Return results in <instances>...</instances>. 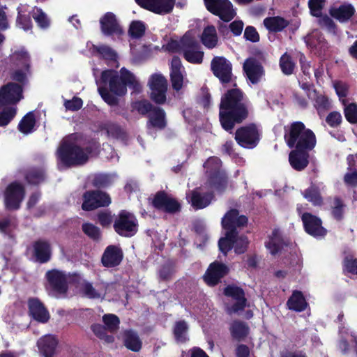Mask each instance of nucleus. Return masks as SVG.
Segmentation results:
<instances>
[{"label": "nucleus", "mask_w": 357, "mask_h": 357, "mask_svg": "<svg viewBox=\"0 0 357 357\" xmlns=\"http://www.w3.org/2000/svg\"><path fill=\"white\" fill-rule=\"evenodd\" d=\"M221 161L218 158H208L204 163V168L209 176L210 186L217 191H222L226 186V177L223 172L220 170Z\"/></svg>", "instance_id": "obj_7"}, {"label": "nucleus", "mask_w": 357, "mask_h": 357, "mask_svg": "<svg viewBox=\"0 0 357 357\" xmlns=\"http://www.w3.org/2000/svg\"><path fill=\"white\" fill-rule=\"evenodd\" d=\"M44 178V173L42 171L34 170L29 173L26 176L27 181L33 184H38Z\"/></svg>", "instance_id": "obj_63"}, {"label": "nucleus", "mask_w": 357, "mask_h": 357, "mask_svg": "<svg viewBox=\"0 0 357 357\" xmlns=\"http://www.w3.org/2000/svg\"><path fill=\"white\" fill-rule=\"evenodd\" d=\"M355 8L350 3H344L337 8L330 10L331 15L340 22L349 20L354 14Z\"/></svg>", "instance_id": "obj_31"}, {"label": "nucleus", "mask_w": 357, "mask_h": 357, "mask_svg": "<svg viewBox=\"0 0 357 357\" xmlns=\"http://www.w3.org/2000/svg\"><path fill=\"white\" fill-rule=\"evenodd\" d=\"M102 31L104 34H120L122 30L116 20L115 15L112 13H106L100 20Z\"/></svg>", "instance_id": "obj_29"}, {"label": "nucleus", "mask_w": 357, "mask_h": 357, "mask_svg": "<svg viewBox=\"0 0 357 357\" xmlns=\"http://www.w3.org/2000/svg\"><path fill=\"white\" fill-rule=\"evenodd\" d=\"M167 89L151 90V98L157 104H164L166 101Z\"/></svg>", "instance_id": "obj_60"}, {"label": "nucleus", "mask_w": 357, "mask_h": 357, "mask_svg": "<svg viewBox=\"0 0 357 357\" xmlns=\"http://www.w3.org/2000/svg\"><path fill=\"white\" fill-rule=\"evenodd\" d=\"M34 255L36 260L44 263L50 259L51 250L50 244L43 241H38L33 244Z\"/></svg>", "instance_id": "obj_36"}, {"label": "nucleus", "mask_w": 357, "mask_h": 357, "mask_svg": "<svg viewBox=\"0 0 357 357\" xmlns=\"http://www.w3.org/2000/svg\"><path fill=\"white\" fill-rule=\"evenodd\" d=\"M219 115L222 127L227 131L232 130L236 123L247 117L248 111L242 102V94L239 90L229 91L222 98Z\"/></svg>", "instance_id": "obj_3"}, {"label": "nucleus", "mask_w": 357, "mask_h": 357, "mask_svg": "<svg viewBox=\"0 0 357 357\" xmlns=\"http://www.w3.org/2000/svg\"><path fill=\"white\" fill-rule=\"evenodd\" d=\"M142 8L157 14L170 13L175 3V0H135Z\"/></svg>", "instance_id": "obj_19"}, {"label": "nucleus", "mask_w": 357, "mask_h": 357, "mask_svg": "<svg viewBox=\"0 0 357 357\" xmlns=\"http://www.w3.org/2000/svg\"><path fill=\"white\" fill-rule=\"evenodd\" d=\"M148 128L162 129L166 126L165 112L160 107H154L149 116Z\"/></svg>", "instance_id": "obj_34"}, {"label": "nucleus", "mask_w": 357, "mask_h": 357, "mask_svg": "<svg viewBox=\"0 0 357 357\" xmlns=\"http://www.w3.org/2000/svg\"><path fill=\"white\" fill-rule=\"evenodd\" d=\"M114 227L115 231L119 235L126 237L133 236L137 231V223L135 217L126 211L119 213Z\"/></svg>", "instance_id": "obj_8"}, {"label": "nucleus", "mask_w": 357, "mask_h": 357, "mask_svg": "<svg viewBox=\"0 0 357 357\" xmlns=\"http://www.w3.org/2000/svg\"><path fill=\"white\" fill-rule=\"evenodd\" d=\"M36 119L32 112L24 116L19 124V130L24 134H29L34 130Z\"/></svg>", "instance_id": "obj_45"}, {"label": "nucleus", "mask_w": 357, "mask_h": 357, "mask_svg": "<svg viewBox=\"0 0 357 357\" xmlns=\"http://www.w3.org/2000/svg\"><path fill=\"white\" fill-rule=\"evenodd\" d=\"M185 70L180 59L174 57L171 61L170 78L174 90L180 91L185 84Z\"/></svg>", "instance_id": "obj_22"}, {"label": "nucleus", "mask_w": 357, "mask_h": 357, "mask_svg": "<svg viewBox=\"0 0 357 357\" xmlns=\"http://www.w3.org/2000/svg\"><path fill=\"white\" fill-rule=\"evenodd\" d=\"M12 66L11 78L20 83H24L30 73L31 58L24 48L14 50L10 56Z\"/></svg>", "instance_id": "obj_6"}, {"label": "nucleus", "mask_w": 357, "mask_h": 357, "mask_svg": "<svg viewBox=\"0 0 357 357\" xmlns=\"http://www.w3.org/2000/svg\"><path fill=\"white\" fill-rule=\"evenodd\" d=\"M188 327L185 321H179L176 323L174 328V337L178 342H185L188 340Z\"/></svg>", "instance_id": "obj_47"}, {"label": "nucleus", "mask_w": 357, "mask_h": 357, "mask_svg": "<svg viewBox=\"0 0 357 357\" xmlns=\"http://www.w3.org/2000/svg\"><path fill=\"white\" fill-rule=\"evenodd\" d=\"M231 249L234 248L235 252L238 254L243 253L248 246V241L246 237H237V231L234 233V236L231 240Z\"/></svg>", "instance_id": "obj_51"}, {"label": "nucleus", "mask_w": 357, "mask_h": 357, "mask_svg": "<svg viewBox=\"0 0 357 357\" xmlns=\"http://www.w3.org/2000/svg\"><path fill=\"white\" fill-rule=\"evenodd\" d=\"M264 24L268 31L278 32L285 28L288 25V22L280 17H271L266 18Z\"/></svg>", "instance_id": "obj_41"}, {"label": "nucleus", "mask_w": 357, "mask_h": 357, "mask_svg": "<svg viewBox=\"0 0 357 357\" xmlns=\"http://www.w3.org/2000/svg\"><path fill=\"white\" fill-rule=\"evenodd\" d=\"M305 229L310 235L319 238L326 234V230L321 225V220L309 213H304L301 216Z\"/></svg>", "instance_id": "obj_20"}, {"label": "nucleus", "mask_w": 357, "mask_h": 357, "mask_svg": "<svg viewBox=\"0 0 357 357\" xmlns=\"http://www.w3.org/2000/svg\"><path fill=\"white\" fill-rule=\"evenodd\" d=\"M211 70L221 82L228 83L231 80V64L222 56H215L211 63Z\"/></svg>", "instance_id": "obj_16"}, {"label": "nucleus", "mask_w": 357, "mask_h": 357, "mask_svg": "<svg viewBox=\"0 0 357 357\" xmlns=\"http://www.w3.org/2000/svg\"><path fill=\"white\" fill-rule=\"evenodd\" d=\"M303 197L315 206L322 204V198L320 195L319 189L316 186H310L303 192Z\"/></svg>", "instance_id": "obj_46"}, {"label": "nucleus", "mask_w": 357, "mask_h": 357, "mask_svg": "<svg viewBox=\"0 0 357 357\" xmlns=\"http://www.w3.org/2000/svg\"><path fill=\"white\" fill-rule=\"evenodd\" d=\"M325 0H309L308 4L312 15L320 17L319 24L328 32L335 33V25L333 21L328 16H321V10L324 6Z\"/></svg>", "instance_id": "obj_18"}, {"label": "nucleus", "mask_w": 357, "mask_h": 357, "mask_svg": "<svg viewBox=\"0 0 357 357\" xmlns=\"http://www.w3.org/2000/svg\"><path fill=\"white\" fill-rule=\"evenodd\" d=\"M0 126L8 125L15 116L17 107L15 105L0 107Z\"/></svg>", "instance_id": "obj_44"}, {"label": "nucleus", "mask_w": 357, "mask_h": 357, "mask_svg": "<svg viewBox=\"0 0 357 357\" xmlns=\"http://www.w3.org/2000/svg\"><path fill=\"white\" fill-rule=\"evenodd\" d=\"M225 295L230 298V303L227 305V312L230 314H239L247 305L243 291L236 286H227Z\"/></svg>", "instance_id": "obj_10"}, {"label": "nucleus", "mask_w": 357, "mask_h": 357, "mask_svg": "<svg viewBox=\"0 0 357 357\" xmlns=\"http://www.w3.org/2000/svg\"><path fill=\"white\" fill-rule=\"evenodd\" d=\"M333 86L340 100L343 105H345L346 102H347V100L346 99L348 90L347 84L343 82H335Z\"/></svg>", "instance_id": "obj_59"}, {"label": "nucleus", "mask_w": 357, "mask_h": 357, "mask_svg": "<svg viewBox=\"0 0 357 357\" xmlns=\"http://www.w3.org/2000/svg\"><path fill=\"white\" fill-rule=\"evenodd\" d=\"M307 45L316 54H321L326 48V43L318 31H314L305 38Z\"/></svg>", "instance_id": "obj_32"}, {"label": "nucleus", "mask_w": 357, "mask_h": 357, "mask_svg": "<svg viewBox=\"0 0 357 357\" xmlns=\"http://www.w3.org/2000/svg\"><path fill=\"white\" fill-rule=\"evenodd\" d=\"M123 342L126 348L132 351H139L142 348V341L133 331H127L124 333Z\"/></svg>", "instance_id": "obj_39"}, {"label": "nucleus", "mask_w": 357, "mask_h": 357, "mask_svg": "<svg viewBox=\"0 0 357 357\" xmlns=\"http://www.w3.org/2000/svg\"><path fill=\"white\" fill-rule=\"evenodd\" d=\"M24 195V190L22 185L18 183L10 184L4 193V202L6 208L9 210L17 209L20 207Z\"/></svg>", "instance_id": "obj_14"}, {"label": "nucleus", "mask_w": 357, "mask_h": 357, "mask_svg": "<svg viewBox=\"0 0 357 357\" xmlns=\"http://www.w3.org/2000/svg\"><path fill=\"white\" fill-rule=\"evenodd\" d=\"M82 291L90 298H100L106 294V290L103 285L93 287L91 283L87 282H84L82 284Z\"/></svg>", "instance_id": "obj_40"}, {"label": "nucleus", "mask_w": 357, "mask_h": 357, "mask_svg": "<svg viewBox=\"0 0 357 357\" xmlns=\"http://www.w3.org/2000/svg\"><path fill=\"white\" fill-rule=\"evenodd\" d=\"M202 40L203 44L208 48H213L218 43L216 30L214 26H208L204 29Z\"/></svg>", "instance_id": "obj_43"}, {"label": "nucleus", "mask_w": 357, "mask_h": 357, "mask_svg": "<svg viewBox=\"0 0 357 357\" xmlns=\"http://www.w3.org/2000/svg\"><path fill=\"white\" fill-rule=\"evenodd\" d=\"M159 50V47L153 45H144L142 47V50L138 52L131 45V51L132 54L135 56L136 60L145 59L150 56L153 51Z\"/></svg>", "instance_id": "obj_52"}, {"label": "nucleus", "mask_w": 357, "mask_h": 357, "mask_svg": "<svg viewBox=\"0 0 357 357\" xmlns=\"http://www.w3.org/2000/svg\"><path fill=\"white\" fill-rule=\"evenodd\" d=\"M235 139L242 147L252 149L259 142V132L254 126L243 127L237 130Z\"/></svg>", "instance_id": "obj_15"}, {"label": "nucleus", "mask_w": 357, "mask_h": 357, "mask_svg": "<svg viewBox=\"0 0 357 357\" xmlns=\"http://www.w3.org/2000/svg\"><path fill=\"white\" fill-rule=\"evenodd\" d=\"M146 26L141 21H134L130 24L129 33L132 38H141L145 32Z\"/></svg>", "instance_id": "obj_54"}, {"label": "nucleus", "mask_w": 357, "mask_h": 357, "mask_svg": "<svg viewBox=\"0 0 357 357\" xmlns=\"http://www.w3.org/2000/svg\"><path fill=\"white\" fill-rule=\"evenodd\" d=\"M98 148L96 143L86 144L78 134L66 137L57 151L59 165L72 166L85 163L93 150Z\"/></svg>", "instance_id": "obj_2"}, {"label": "nucleus", "mask_w": 357, "mask_h": 357, "mask_svg": "<svg viewBox=\"0 0 357 357\" xmlns=\"http://www.w3.org/2000/svg\"><path fill=\"white\" fill-rule=\"evenodd\" d=\"M103 130L106 132L107 136L109 137L122 140L126 138V134L123 130L115 123H105L103 127Z\"/></svg>", "instance_id": "obj_48"}, {"label": "nucleus", "mask_w": 357, "mask_h": 357, "mask_svg": "<svg viewBox=\"0 0 357 357\" xmlns=\"http://www.w3.org/2000/svg\"><path fill=\"white\" fill-rule=\"evenodd\" d=\"M284 241L281 233L278 229L273 230L271 234L268 236V239L265 243L266 249L271 255L277 254L282 249Z\"/></svg>", "instance_id": "obj_33"}, {"label": "nucleus", "mask_w": 357, "mask_h": 357, "mask_svg": "<svg viewBox=\"0 0 357 357\" xmlns=\"http://www.w3.org/2000/svg\"><path fill=\"white\" fill-rule=\"evenodd\" d=\"M342 121V116L340 112H331L326 117V122L331 127H336L340 124Z\"/></svg>", "instance_id": "obj_64"}, {"label": "nucleus", "mask_w": 357, "mask_h": 357, "mask_svg": "<svg viewBox=\"0 0 357 357\" xmlns=\"http://www.w3.org/2000/svg\"><path fill=\"white\" fill-rule=\"evenodd\" d=\"M229 332L233 339L240 341L248 335L250 328L246 323L236 320L230 324Z\"/></svg>", "instance_id": "obj_35"}, {"label": "nucleus", "mask_w": 357, "mask_h": 357, "mask_svg": "<svg viewBox=\"0 0 357 357\" xmlns=\"http://www.w3.org/2000/svg\"><path fill=\"white\" fill-rule=\"evenodd\" d=\"M28 305L29 314L35 320L41 323L49 320L50 314L47 310L38 299H29Z\"/></svg>", "instance_id": "obj_26"}, {"label": "nucleus", "mask_w": 357, "mask_h": 357, "mask_svg": "<svg viewBox=\"0 0 357 357\" xmlns=\"http://www.w3.org/2000/svg\"><path fill=\"white\" fill-rule=\"evenodd\" d=\"M182 51L185 59L190 63H200L203 60L204 52L200 46L192 36L187 33L181 39Z\"/></svg>", "instance_id": "obj_9"}, {"label": "nucleus", "mask_w": 357, "mask_h": 357, "mask_svg": "<svg viewBox=\"0 0 357 357\" xmlns=\"http://www.w3.org/2000/svg\"><path fill=\"white\" fill-rule=\"evenodd\" d=\"M248 218L245 215H239L235 209L228 211L222 219V226L225 231V236L219 240L220 250L227 254L231 250V240L234 236L237 228L245 226Z\"/></svg>", "instance_id": "obj_5"}, {"label": "nucleus", "mask_w": 357, "mask_h": 357, "mask_svg": "<svg viewBox=\"0 0 357 357\" xmlns=\"http://www.w3.org/2000/svg\"><path fill=\"white\" fill-rule=\"evenodd\" d=\"M191 205L196 209H202L210 204L213 199V195L204 190V188H197L187 195Z\"/></svg>", "instance_id": "obj_23"}, {"label": "nucleus", "mask_w": 357, "mask_h": 357, "mask_svg": "<svg viewBox=\"0 0 357 357\" xmlns=\"http://www.w3.org/2000/svg\"><path fill=\"white\" fill-rule=\"evenodd\" d=\"M150 90L167 89V82L164 76L161 74L152 75L148 82Z\"/></svg>", "instance_id": "obj_50"}, {"label": "nucleus", "mask_w": 357, "mask_h": 357, "mask_svg": "<svg viewBox=\"0 0 357 357\" xmlns=\"http://www.w3.org/2000/svg\"><path fill=\"white\" fill-rule=\"evenodd\" d=\"M280 66L285 75H291L294 69V63L287 54H283L280 58Z\"/></svg>", "instance_id": "obj_58"}, {"label": "nucleus", "mask_w": 357, "mask_h": 357, "mask_svg": "<svg viewBox=\"0 0 357 357\" xmlns=\"http://www.w3.org/2000/svg\"><path fill=\"white\" fill-rule=\"evenodd\" d=\"M38 347L44 357H54L56 354L58 340L53 335H46L40 337L37 342Z\"/></svg>", "instance_id": "obj_24"}, {"label": "nucleus", "mask_w": 357, "mask_h": 357, "mask_svg": "<svg viewBox=\"0 0 357 357\" xmlns=\"http://www.w3.org/2000/svg\"><path fill=\"white\" fill-rule=\"evenodd\" d=\"M83 105V102L81 98L74 97L72 100H65L64 106L67 110L77 111Z\"/></svg>", "instance_id": "obj_62"}, {"label": "nucleus", "mask_w": 357, "mask_h": 357, "mask_svg": "<svg viewBox=\"0 0 357 357\" xmlns=\"http://www.w3.org/2000/svg\"><path fill=\"white\" fill-rule=\"evenodd\" d=\"M308 151L294 150L289 155V161L291 166L296 170L304 169L308 165Z\"/></svg>", "instance_id": "obj_30"}, {"label": "nucleus", "mask_w": 357, "mask_h": 357, "mask_svg": "<svg viewBox=\"0 0 357 357\" xmlns=\"http://www.w3.org/2000/svg\"><path fill=\"white\" fill-rule=\"evenodd\" d=\"M344 112L346 119L351 123H357V105L356 103H347L344 105Z\"/></svg>", "instance_id": "obj_53"}, {"label": "nucleus", "mask_w": 357, "mask_h": 357, "mask_svg": "<svg viewBox=\"0 0 357 357\" xmlns=\"http://www.w3.org/2000/svg\"><path fill=\"white\" fill-rule=\"evenodd\" d=\"M243 69L249 80L252 83H257L263 75V68L259 62L253 59H248L244 64Z\"/></svg>", "instance_id": "obj_27"}, {"label": "nucleus", "mask_w": 357, "mask_h": 357, "mask_svg": "<svg viewBox=\"0 0 357 357\" xmlns=\"http://www.w3.org/2000/svg\"><path fill=\"white\" fill-rule=\"evenodd\" d=\"M206 8L225 22L231 20L236 15L232 3L229 0H204Z\"/></svg>", "instance_id": "obj_11"}, {"label": "nucleus", "mask_w": 357, "mask_h": 357, "mask_svg": "<svg viewBox=\"0 0 357 357\" xmlns=\"http://www.w3.org/2000/svg\"><path fill=\"white\" fill-rule=\"evenodd\" d=\"M50 286L57 295H63L68 289L69 275L59 270H52L46 273Z\"/></svg>", "instance_id": "obj_17"}, {"label": "nucleus", "mask_w": 357, "mask_h": 357, "mask_svg": "<svg viewBox=\"0 0 357 357\" xmlns=\"http://www.w3.org/2000/svg\"><path fill=\"white\" fill-rule=\"evenodd\" d=\"M123 254L119 248L115 245L108 246L102 257L105 266L113 267L119 265L122 260Z\"/></svg>", "instance_id": "obj_28"}, {"label": "nucleus", "mask_w": 357, "mask_h": 357, "mask_svg": "<svg viewBox=\"0 0 357 357\" xmlns=\"http://www.w3.org/2000/svg\"><path fill=\"white\" fill-rule=\"evenodd\" d=\"M110 203V197L107 193L98 190L89 191L84 195L82 208L85 211H91L108 206Z\"/></svg>", "instance_id": "obj_13"}, {"label": "nucleus", "mask_w": 357, "mask_h": 357, "mask_svg": "<svg viewBox=\"0 0 357 357\" xmlns=\"http://www.w3.org/2000/svg\"><path fill=\"white\" fill-rule=\"evenodd\" d=\"M86 47L89 49L91 54L98 53L106 59L116 60V54L110 47L105 45L97 47L90 43H88Z\"/></svg>", "instance_id": "obj_42"}, {"label": "nucleus", "mask_w": 357, "mask_h": 357, "mask_svg": "<svg viewBox=\"0 0 357 357\" xmlns=\"http://www.w3.org/2000/svg\"><path fill=\"white\" fill-rule=\"evenodd\" d=\"M18 16L17 22L18 25L24 31H28L31 28V22L29 14L30 8L27 5H20L18 8Z\"/></svg>", "instance_id": "obj_38"}, {"label": "nucleus", "mask_w": 357, "mask_h": 357, "mask_svg": "<svg viewBox=\"0 0 357 357\" xmlns=\"http://www.w3.org/2000/svg\"><path fill=\"white\" fill-rule=\"evenodd\" d=\"M97 70H93V75L96 77V84L98 85V92L102 98L109 105L117 104V99L104 87L107 84L111 92L117 95L123 96L126 93L128 86L135 91H139L142 86L137 77L125 68L121 69V76L119 77L114 70H107L101 73L100 79L97 78Z\"/></svg>", "instance_id": "obj_1"}, {"label": "nucleus", "mask_w": 357, "mask_h": 357, "mask_svg": "<svg viewBox=\"0 0 357 357\" xmlns=\"http://www.w3.org/2000/svg\"><path fill=\"white\" fill-rule=\"evenodd\" d=\"M285 141L290 147H295V150L310 151L316 145V137L314 132L306 128L300 121L291 124L286 130Z\"/></svg>", "instance_id": "obj_4"}, {"label": "nucleus", "mask_w": 357, "mask_h": 357, "mask_svg": "<svg viewBox=\"0 0 357 357\" xmlns=\"http://www.w3.org/2000/svg\"><path fill=\"white\" fill-rule=\"evenodd\" d=\"M92 330L95 335L100 339L104 340L107 343H111L114 341V337L106 334L107 328L103 327L100 324H94L92 326Z\"/></svg>", "instance_id": "obj_57"}, {"label": "nucleus", "mask_w": 357, "mask_h": 357, "mask_svg": "<svg viewBox=\"0 0 357 357\" xmlns=\"http://www.w3.org/2000/svg\"><path fill=\"white\" fill-rule=\"evenodd\" d=\"M103 322L108 331L114 332L117 330L119 324V318L112 314H105L102 317Z\"/></svg>", "instance_id": "obj_56"}, {"label": "nucleus", "mask_w": 357, "mask_h": 357, "mask_svg": "<svg viewBox=\"0 0 357 357\" xmlns=\"http://www.w3.org/2000/svg\"><path fill=\"white\" fill-rule=\"evenodd\" d=\"M229 271L228 267L222 263L215 261L210 264L204 275V282L209 286L217 284L220 279Z\"/></svg>", "instance_id": "obj_21"}, {"label": "nucleus", "mask_w": 357, "mask_h": 357, "mask_svg": "<svg viewBox=\"0 0 357 357\" xmlns=\"http://www.w3.org/2000/svg\"><path fill=\"white\" fill-rule=\"evenodd\" d=\"M153 205L156 208L167 212H175L178 210V203L165 193H158L153 200Z\"/></svg>", "instance_id": "obj_25"}, {"label": "nucleus", "mask_w": 357, "mask_h": 357, "mask_svg": "<svg viewBox=\"0 0 357 357\" xmlns=\"http://www.w3.org/2000/svg\"><path fill=\"white\" fill-rule=\"evenodd\" d=\"M22 87L20 84L8 83L0 89V107L15 105L23 98Z\"/></svg>", "instance_id": "obj_12"}, {"label": "nucleus", "mask_w": 357, "mask_h": 357, "mask_svg": "<svg viewBox=\"0 0 357 357\" xmlns=\"http://www.w3.org/2000/svg\"><path fill=\"white\" fill-rule=\"evenodd\" d=\"M288 307L297 312L303 311L307 307L305 299L301 291H294L287 301Z\"/></svg>", "instance_id": "obj_37"}, {"label": "nucleus", "mask_w": 357, "mask_h": 357, "mask_svg": "<svg viewBox=\"0 0 357 357\" xmlns=\"http://www.w3.org/2000/svg\"><path fill=\"white\" fill-rule=\"evenodd\" d=\"M82 229L85 234L88 236L96 239L100 236L99 229L91 223H84L82 225Z\"/></svg>", "instance_id": "obj_61"}, {"label": "nucleus", "mask_w": 357, "mask_h": 357, "mask_svg": "<svg viewBox=\"0 0 357 357\" xmlns=\"http://www.w3.org/2000/svg\"><path fill=\"white\" fill-rule=\"evenodd\" d=\"M31 15L38 26L45 29L50 26V20L47 15L39 8L35 7L31 10Z\"/></svg>", "instance_id": "obj_49"}, {"label": "nucleus", "mask_w": 357, "mask_h": 357, "mask_svg": "<svg viewBox=\"0 0 357 357\" xmlns=\"http://www.w3.org/2000/svg\"><path fill=\"white\" fill-rule=\"evenodd\" d=\"M132 107L139 114L145 115L148 112L151 113L155 107H153L148 100H142L134 102L132 105Z\"/></svg>", "instance_id": "obj_55"}]
</instances>
